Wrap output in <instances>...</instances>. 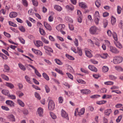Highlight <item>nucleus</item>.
<instances>
[{"label":"nucleus","instance_id":"3","mask_svg":"<svg viewBox=\"0 0 123 123\" xmlns=\"http://www.w3.org/2000/svg\"><path fill=\"white\" fill-rule=\"evenodd\" d=\"M44 48L46 50L45 52L48 55L50 56H51V55L50 52H53V50L52 49L48 46H45Z\"/></svg>","mask_w":123,"mask_h":123},{"label":"nucleus","instance_id":"23","mask_svg":"<svg viewBox=\"0 0 123 123\" xmlns=\"http://www.w3.org/2000/svg\"><path fill=\"white\" fill-rule=\"evenodd\" d=\"M85 53L87 57L89 58H91L92 56V54L89 51L86 50Z\"/></svg>","mask_w":123,"mask_h":123},{"label":"nucleus","instance_id":"24","mask_svg":"<svg viewBox=\"0 0 123 123\" xmlns=\"http://www.w3.org/2000/svg\"><path fill=\"white\" fill-rule=\"evenodd\" d=\"M35 45L38 47H39L41 45H42L43 43L41 41H37L35 43Z\"/></svg>","mask_w":123,"mask_h":123},{"label":"nucleus","instance_id":"49","mask_svg":"<svg viewBox=\"0 0 123 123\" xmlns=\"http://www.w3.org/2000/svg\"><path fill=\"white\" fill-rule=\"evenodd\" d=\"M1 77L3 79L6 80H9L8 77L4 74H2Z\"/></svg>","mask_w":123,"mask_h":123},{"label":"nucleus","instance_id":"57","mask_svg":"<svg viewBox=\"0 0 123 123\" xmlns=\"http://www.w3.org/2000/svg\"><path fill=\"white\" fill-rule=\"evenodd\" d=\"M22 112L23 114L25 115H27L28 113V110L26 109H23L22 111Z\"/></svg>","mask_w":123,"mask_h":123},{"label":"nucleus","instance_id":"27","mask_svg":"<svg viewBox=\"0 0 123 123\" xmlns=\"http://www.w3.org/2000/svg\"><path fill=\"white\" fill-rule=\"evenodd\" d=\"M5 85L8 87L10 88L11 89H12L14 87V86L12 83H6Z\"/></svg>","mask_w":123,"mask_h":123},{"label":"nucleus","instance_id":"55","mask_svg":"<svg viewBox=\"0 0 123 123\" xmlns=\"http://www.w3.org/2000/svg\"><path fill=\"white\" fill-rule=\"evenodd\" d=\"M45 88L47 93H48L49 92L50 90L49 87L47 85L45 86Z\"/></svg>","mask_w":123,"mask_h":123},{"label":"nucleus","instance_id":"39","mask_svg":"<svg viewBox=\"0 0 123 123\" xmlns=\"http://www.w3.org/2000/svg\"><path fill=\"white\" fill-rule=\"evenodd\" d=\"M25 78L27 82L30 84H31V82L30 80V78L27 75L25 76Z\"/></svg>","mask_w":123,"mask_h":123},{"label":"nucleus","instance_id":"8","mask_svg":"<svg viewBox=\"0 0 123 123\" xmlns=\"http://www.w3.org/2000/svg\"><path fill=\"white\" fill-rule=\"evenodd\" d=\"M61 115L63 118H66L68 120H69V118L68 116V115L66 112L64 110L62 109L61 111Z\"/></svg>","mask_w":123,"mask_h":123},{"label":"nucleus","instance_id":"46","mask_svg":"<svg viewBox=\"0 0 123 123\" xmlns=\"http://www.w3.org/2000/svg\"><path fill=\"white\" fill-rule=\"evenodd\" d=\"M9 25L14 27H16L17 25L16 24L11 21H9Z\"/></svg>","mask_w":123,"mask_h":123},{"label":"nucleus","instance_id":"14","mask_svg":"<svg viewBox=\"0 0 123 123\" xmlns=\"http://www.w3.org/2000/svg\"><path fill=\"white\" fill-rule=\"evenodd\" d=\"M81 92L83 94H87L90 93L91 91L88 89H84L80 90Z\"/></svg>","mask_w":123,"mask_h":123},{"label":"nucleus","instance_id":"40","mask_svg":"<svg viewBox=\"0 0 123 123\" xmlns=\"http://www.w3.org/2000/svg\"><path fill=\"white\" fill-rule=\"evenodd\" d=\"M108 55L107 54H103L100 55L101 57L105 59L107 58Z\"/></svg>","mask_w":123,"mask_h":123},{"label":"nucleus","instance_id":"54","mask_svg":"<svg viewBox=\"0 0 123 123\" xmlns=\"http://www.w3.org/2000/svg\"><path fill=\"white\" fill-rule=\"evenodd\" d=\"M100 97V96L99 95H95L91 96L90 97L91 98H96L98 97Z\"/></svg>","mask_w":123,"mask_h":123},{"label":"nucleus","instance_id":"50","mask_svg":"<svg viewBox=\"0 0 123 123\" xmlns=\"http://www.w3.org/2000/svg\"><path fill=\"white\" fill-rule=\"evenodd\" d=\"M66 56L70 60H73L74 59V58L71 56L67 54L66 55Z\"/></svg>","mask_w":123,"mask_h":123},{"label":"nucleus","instance_id":"21","mask_svg":"<svg viewBox=\"0 0 123 123\" xmlns=\"http://www.w3.org/2000/svg\"><path fill=\"white\" fill-rule=\"evenodd\" d=\"M1 92L4 94L6 95L9 96V93L8 90H7L4 89L1 91Z\"/></svg>","mask_w":123,"mask_h":123},{"label":"nucleus","instance_id":"61","mask_svg":"<svg viewBox=\"0 0 123 123\" xmlns=\"http://www.w3.org/2000/svg\"><path fill=\"white\" fill-rule=\"evenodd\" d=\"M35 97L38 99L39 100L41 98L39 94L37 92H35Z\"/></svg>","mask_w":123,"mask_h":123},{"label":"nucleus","instance_id":"44","mask_svg":"<svg viewBox=\"0 0 123 123\" xmlns=\"http://www.w3.org/2000/svg\"><path fill=\"white\" fill-rule=\"evenodd\" d=\"M33 5L35 6H37L38 5V3L37 1L35 0H32Z\"/></svg>","mask_w":123,"mask_h":123},{"label":"nucleus","instance_id":"56","mask_svg":"<svg viewBox=\"0 0 123 123\" xmlns=\"http://www.w3.org/2000/svg\"><path fill=\"white\" fill-rule=\"evenodd\" d=\"M121 7L119 6H118L117 7V11L118 14H120L121 13Z\"/></svg>","mask_w":123,"mask_h":123},{"label":"nucleus","instance_id":"17","mask_svg":"<svg viewBox=\"0 0 123 123\" xmlns=\"http://www.w3.org/2000/svg\"><path fill=\"white\" fill-rule=\"evenodd\" d=\"M32 51L36 54L39 55H42V53L39 50H36L33 48L32 49Z\"/></svg>","mask_w":123,"mask_h":123},{"label":"nucleus","instance_id":"4","mask_svg":"<svg viewBox=\"0 0 123 123\" xmlns=\"http://www.w3.org/2000/svg\"><path fill=\"white\" fill-rule=\"evenodd\" d=\"M94 21L96 24L98 25L99 20V14L98 12H96L94 14Z\"/></svg>","mask_w":123,"mask_h":123},{"label":"nucleus","instance_id":"32","mask_svg":"<svg viewBox=\"0 0 123 123\" xmlns=\"http://www.w3.org/2000/svg\"><path fill=\"white\" fill-rule=\"evenodd\" d=\"M43 76L44 78L47 80H49V76L46 73H43Z\"/></svg>","mask_w":123,"mask_h":123},{"label":"nucleus","instance_id":"64","mask_svg":"<svg viewBox=\"0 0 123 123\" xmlns=\"http://www.w3.org/2000/svg\"><path fill=\"white\" fill-rule=\"evenodd\" d=\"M19 30L23 32H24L25 31V29L23 26H21L19 27Z\"/></svg>","mask_w":123,"mask_h":123},{"label":"nucleus","instance_id":"33","mask_svg":"<svg viewBox=\"0 0 123 123\" xmlns=\"http://www.w3.org/2000/svg\"><path fill=\"white\" fill-rule=\"evenodd\" d=\"M39 31L41 34L42 35H45V31L43 29L40 28H39Z\"/></svg>","mask_w":123,"mask_h":123},{"label":"nucleus","instance_id":"63","mask_svg":"<svg viewBox=\"0 0 123 123\" xmlns=\"http://www.w3.org/2000/svg\"><path fill=\"white\" fill-rule=\"evenodd\" d=\"M35 72L36 74L38 76L40 77L41 76V75L37 69L35 71Z\"/></svg>","mask_w":123,"mask_h":123},{"label":"nucleus","instance_id":"2","mask_svg":"<svg viewBox=\"0 0 123 123\" xmlns=\"http://www.w3.org/2000/svg\"><path fill=\"white\" fill-rule=\"evenodd\" d=\"M48 105V108L50 111L53 110L55 108V105L53 101L52 100H49Z\"/></svg>","mask_w":123,"mask_h":123},{"label":"nucleus","instance_id":"11","mask_svg":"<svg viewBox=\"0 0 123 123\" xmlns=\"http://www.w3.org/2000/svg\"><path fill=\"white\" fill-rule=\"evenodd\" d=\"M44 25L45 28L49 31H51L52 30V28L50 25L46 22H44Z\"/></svg>","mask_w":123,"mask_h":123},{"label":"nucleus","instance_id":"53","mask_svg":"<svg viewBox=\"0 0 123 123\" xmlns=\"http://www.w3.org/2000/svg\"><path fill=\"white\" fill-rule=\"evenodd\" d=\"M104 84L105 85H112L113 84V82L110 81H108L104 82Z\"/></svg>","mask_w":123,"mask_h":123},{"label":"nucleus","instance_id":"34","mask_svg":"<svg viewBox=\"0 0 123 123\" xmlns=\"http://www.w3.org/2000/svg\"><path fill=\"white\" fill-rule=\"evenodd\" d=\"M102 70L104 72H106L108 71V68L107 67L104 66L103 67Z\"/></svg>","mask_w":123,"mask_h":123},{"label":"nucleus","instance_id":"10","mask_svg":"<svg viewBox=\"0 0 123 123\" xmlns=\"http://www.w3.org/2000/svg\"><path fill=\"white\" fill-rule=\"evenodd\" d=\"M65 25L64 24H59V25L57 26L56 27V28L57 30L58 31H60L61 30H62L65 27Z\"/></svg>","mask_w":123,"mask_h":123},{"label":"nucleus","instance_id":"22","mask_svg":"<svg viewBox=\"0 0 123 123\" xmlns=\"http://www.w3.org/2000/svg\"><path fill=\"white\" fill-rule=\"evenodd\" d=\"M54 8L57 11L60 12L62 9V8L58 5H55L54 6Z\"/></svg>","mask_w":123,"mask_h":123},{"label":"nucleus","instance_id":"30","mask_svg":"<svg viewBox=\"0 0 123 123\" xmlns=\"http://www.w3.org/2000/svg\"><path fill=\"white\" fill-rule=\"evenodd\" d=\"M115 68L116 70L118 71H123V69L120 67L118 66H116Z\"/></svg>","mask_w":123,"mask_h":123},{"label":"nucleus","instance_id":"13","mask_svg":"<svg viewBox=\"0 0 123 123\" xmlns=\"http://www.w3.org/2000/svg\"><path fill=\"white\" fill-rule=\"evenodd\" d=\"M38 113L40 117H42L43 112V109L41 107H39L38 109Z\"/></svg>","mask_w":123,"mask_h":123},{"label":"nucleus","instance_id":"18","mask_svg":"<svg viewBox=\"0 0 123 123\" xmlns=\"http://www.w3.org/2000/svg\"><path fill=\"white\" fill-rule=\"evenodd\" d=\"M79 6L82 8L85 9L87 8V6L86 4L85 3L82 2L79 3Z\"/></svg>","mask_w":123,"mask_h":123},{"label":"nucleus","instance_id":"59","mask_svg":"<svg viewBox=\"0 0 123 123\" xmlns=\"http://www.w3.org/2000/svg\"><path fill=\"white\" fill-rule=\"evenodd\" d=\"M90 61L92 63L94 64H97L98 63L97 61L93 59H91Z\"/></svg>","mask_w":123,"mask_h":123},{"label":"nucleus","instance_id":"31","mask_svg":"<svg viewBox=\"0 0 123 123\" xmlns=\"http://www.w3.org/2000/svg\"><path fill=\"white\" fill-rule=\"evenodd\" d=\"M22 3L24 6L26 7H27L28 3L26 0H22Z\"/></svg>","mask_w":123,"mask_h":123},{"label":"nucleus","instance_id":"51","mask_svg":"<svg viewBox=\"0 0 123 123\" xmlns=\"http://www.w3.org/2000/svg\"><path fill=\"white\" fill-rule=\"evenodd\" d=\"M2 108L5 110L8 111L9 110V109L7 106H2L1 107Z\"/></svg>","mask_w":123,"mask_h":123},{"label":"nucleus","instance_id":"45","mask_svg":"<svg viewBox=\"0 0 123 123\" xmlns=\"http://www.w3.org/2000/svg\"><path fill=\"white\" fill-rule=\"evenodd\" d=\"M108 24V22L106 20H104L103 22V24L104 28H105L107 27Z\"/></svg>","mask_w":123,"mask_h":123},{"label":"nucleus","instance_id":"43","mask_svg":"<svg viewBox=\"0 0 123 123\" xmlns=\"http://www.w3.org/2000/svg\"><path fill=\"white\" fill-rule=\"evenodd\" d=\"M77 81L79 83L85 84L86 83L85 81L82 80V79H78L77 80Z\"/></svg>","mask_w":123,"mask_h":123},{"label":"nucleus","instance_id":"42","mask_svg":"<svg viewBox=\"0 0 123 123\" xmlns=\"http://www.w3.org/2000/svg\"><path fill=\"white\" fill-rule=\"evenodd\" d=\"M106 101L105 100H102L100 101L97 102V103L99 105H101L105 103H106Z\"/></svg>","mask_w":123,"mask_h":123},{"label":"nucleus","instance_id":"9","mask_svg":"<svg viewBox=\"0 0 123 123\" xmlns=\"http://www.w3.org/2000/svg\"><path fill=\"white\" fill-rule=\"evenodd\" d=\"M109 50L112 52L116 53H118L119 51L116 48L112 46H110L109 48Z\"/></svg>","mask_w":123,"mask_h":123},{"label":"nucleus","instance_id":"47","mask_svg":"<svg viewBox=\"0 0 123 123\" xmlns=\"http://www.w3.org/2000/svg\"><path fill=\"white\" fill-rule=\"evenodd\" d=\"M116 18L112 16L111 20V24L113 25L114 23H115L116 22Z\"/></svg>","mask_w":123,"mask_h":123},{"label":"nucleus","instance_id":"12","mask_svg":"<svg viewBox=\"0 0 123 123\" xmlns=\"http://www.w3.org/2000/svg\"><path fill=\"white\" fill-rule=\"evenodd\" d=\"M7 118L9 120L12 122H15V120L14 116L12 114L8 115L7 117Z\"/></svg>","mask_w":123,"mask_h":123},{"label":"nucleus","instance_id":"6","mask_svg":"<svg viewBox=\"0 0 123 123\" xmlns=\"http://www.w3.org/2000/svg\"><path fill=\"white\" fill-rule=\"evenodd\" d=\"M78 109L76 108L74 113V115L75 116H76V113L77 112H78V114L80 116L81 115H83L85 112V108H82L78 112Z\"/></svg>","mask_w":123,"mask_h":123},{"label":"nucleus","instance_id":"48","mask_svg":"<svg viewBox=\"0 0 123 123\" xmlns=\"http://www.w3.org/2000/svg\"><path fill=\"white\" fill-rule=\"evenodd\" d=\"M19 66L21 69L24 71L26 70L25 68L22 64H19Z\"/></svg>","mask_w":123,"mask_h":123},{"label":"nucleus","instance_id":"1","mask_svg":"<svg viewBox=\"0 0 123 123\" xmlns=\"http://www.w3.org/2000/svg\"><path fill=\"white\" fill-rule=\"evenodd\" d=\"M123 60V58L121 56H117L114 58L113 62L115 64H117L121 62Z\"/></svg>","mask_w":123,"mask_h":123},{"label":"nucleus","instance_id":"15","mask_svg":"<svg viewBox=\"0 0 123 123\" xmlns=\"http://www.w3.org/2000/svg\"><path fill=\"white\" fill-rule=\"evenodd\" d=\"M112 110L111 109H108L105 110L104 112L105 115L109 116L110 114L111 113Z\"/></svg>","mask_w":123,"mask_h":123},{"label":"nucleus","instance_id":"16","mask_svg":"<svg viewBox=\"0 0 123 123\" xmlns=\"http://www.w3.org/2000/svg\"><path fill=\"white\" fill-rule=\"evenodd\" d=\"M88 68L90 70L96 72L97 71V69L93 66L89 65Z\"/></svg>","mask_w":123,"mask_h":123},{"label":"nucleus","instance_id":"58","mask_svg":"<svg viewBox=\"0 0 123 123\" xmlns=\"http://www.w3.org/2000/svg\"><path fill=\"white\" fill-rule=\"evenodd\" d=\"M50 114L52 118L53 119H55L56 118V116L52 112H50Z\"/></svg>","mask_w":123,"mask_h":123},{"label":"nucleus","instance_id":"5","mask_svg":"<svg viewBox=\"0 0 123 123\" xmlns=\"http://www.w3.org/2000/svg\"><path fill=\"white\" fill-rule=\"evenodd\" d=\"M97 28L95 26H92L90 29V32L92 34H96Z\"/></svg>","mask_w":123,"mask_h":123},{"label":"nucleus","instance_id":"20","mask_svg":"<svg viewBox=\"0 0 123 123\" xmlns=\"http://www.w3.org/2000/svg\"><path fill=\"white\" fill-rule=\"evenodd\" d=\"M10 70V68L7 65L5 64L4 65V68L3 69V71L5 72H8Z\"/></svg>","mask_w":123,"mask_h":123},{"label":"nucleus","instance_id":"62","mask_svg":"<svg viewBox=\"0 0 123 123\" xmlns=\"http://www.w3.org/2000/svg\"><path fill=\"white\" fill-rule=\"evenodd\" d=\"M112 92H115L117 94H121V92L119 90H112L111 91Z\"/></svg>","mask_w":123,"mask_h":123},{"label":"nucleus","instance_id":"26","mask_svg":"<svg viewBox=\"0 0 123 123\" xmlns=\"http://www.w3.org/2000/svg\"><path fill=\"white\" fill-rule=\"evenodd\" d=\"M116 46L117 47L120 49H121L122 48V46L121 44L118 42H114Z\"/></svg>","mask_w":123,"mask_h":123},{"label":"nucleus","instance_id":"29","mask_svg":"<svg viewBox=\"0 0 123 123\" xmlns=\"http://www.w3.org/2000/svg\"><path fill=\"white\" fill-rule=\"evenodd\" d=\"M18 102L19 105L22 107H24L25 106L24 103L20 99H18Z\"/></svg>","mask_w":123,"mask_h":123},{"label":"nucleus","instance_id":"36","mask_svg":"<svg viewBox=\"0 0 123 123\" xmlns=\"http://www.w3.org/2000/svg\"><path fill=\"white\" fill-rule=\"evenodd\" d=\"M113 37L115 40L117 42L118 40V38L117 34L116 33H114Z\"/></svg>","mask_w":123,"mask_h":123},{"label":"nucleus","instance_id":"38","mask_svg":"<svg viewBox=\"0 0 123 123\" xmlns=\"http://www.w3.org/2000/svg\"><path fill=\"white\" fill-rule=\"evenodd\" d=\"M66 7L67 9L68 10H70L71 11H73L74 9V7L73 6H72V7H70L68 5H67L66 6Z\"/></svg>","mask_w":123,"mask_h":123},{"label":"nucleus","instance_id":"37","mask_svg":"<svg viewBox=\"0 0 123 123\" xmlns=\"http://www.w3.org/2000/svg\"><path fill=\"white\" fill-rule=\"evenodd\" d=\"M113 37L115 40L117 42L118 40V38L117 34L116 33H114Z\"/></svg>","mask_w":123,"mask_h":123},{"label":"nucleus","instance_id":"41","mask_svg":"<svg viewBox=\"0 0 123 123\" xmlns=\"http://www.w3.org/2000/svg\"><path fill=\"white\" fill-rule=\"evenodd\" d=\"M41 38L42 41L45 43L48 44L49 43V41L44 37H42Z\"/></svg>","mask_w":123,"mask_h":123},{"label":"nucleus","instance_id":"35","mask_svg":"<svg viewBox=\"0 0 123 123\" xmlns=\"http://www.w3.org/2000/svg\"><path fill=\"white\" fill-rule=\"evenodd\" d=\"M55 60L56 63L59 65H61L62 64V63L60 60L56 59H55Z\"/></svg>","mask_w":123,"mask_h":123},{"label":"nucleus","instance_id":"19","mask_svg":"<svg viewBox=\"0 0 123 123\" xmlns=\"http://www.w3.org/2000/svg\"><path fill=\"white\" fill-rule=\"evenodd\" d=\"M17 15V13L15 12H12L9 14V16L11 18H15Z\"/></svg>","mask_w":123,"mask_h":123},{"label":"nucleus","instance_id":"7","mask_svg":"<svg viewBox=\"0 0 123 123\" xmlns=\"http://www.w3.org/2000/svg\"><path fill=\"white\" fill-rule=\"evenodd\" d=\"M6 104L10 107H14L15 106L14 103L12 101L8 100L6 101Z\"/></svg>","mask_w":123,"mask_h":123},{"label":"nucleus","instance_id":"52","mask_svg":"<svg viewBox=\"0 0 123 123\" xmlns=\"http://www.w3.org/2000/svg\"><path fill=\"white\" fill-rule=\"evenodd\" d=\"M55 70L56 72H57L58 73L61 74L62 75L63 74V73L62 72V71L58 69L57 68H56L55 69Z\"/></svg>","mask_w":123,"mask_h":123},{"label":"nucleus","instance_id":"28","mask_svg":"<svg viewBox=\"0 0 123 123\" xmlns=\"http://www.w3.org/2000/svg\"><path fill=\"white\" fill-rule=\"evenodd\" d=\"M96 6L98 8L99 7L101 6V1L100 0H97L95 2Z\"/></svg>","mask_w":123,"mask_h":123},{"label":"nucleus","instance_id":"60","mask_svg":"<svg viewBox=\"0 0 123 123\" xmlns=\"http://www.w3.org/2000/svg\"><path fill=\"white\" fill-rule=\"evenodd\" d=\"M122 118V115H120L118 117V118L116 120V122L117 123L121 121V119Z\"/></svg>","mask_w":123,"mask_h":123},{"label":"nucleus","instance_id":"25","mask_svg":"<svg viewBox=\"0 0 123 123\" xmlns=\"http://www.w3.org/2000/svg\"><path fill=\"white\" fill-rule=\"evenodd\" d=\"M77 53H78L79 55L80 56H81L82 55V51L81 49L79 47H78L77 48Z\"/></svg>","mask_w":123,"mask_h":123}]
</instances>
